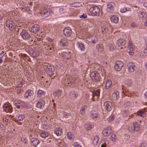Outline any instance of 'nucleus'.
Masks as SVG:
<instances>
[{
	"instance_id": "e433bc0d",
	"label": "nucleus",
	"mask_w": 147,
	"mask_h": 147,
	"mask_svg": "<svg viewBox=\"0 0 147 147\" xmlns=\"http://www.w3.org/2000/svg\"><path fill=\"white\" fill-rule=\"evenodd\" d=\"M33 3H31L30 4H29L28 5L25 7H24L22 8V10L23 11L26 10L27 11H30V7L31 5H33L32 4Z\"/></svg>"
},
{
	"instance_id": "a211bd4d",
	"label": "nucleus",
	"mask_w": 147,
	"mask_h": 147,
	"mask_svg": "<svg viewBox=\"0 0 147 147\" xmlns=\"http://www.w3.org/2000/svg\"><path fill=\"white\" fill-rule=\"evenodd\" d=\"M90 116L92 119H94L95 121L98 120L99 118V115L95 111H92L90 113Z\"/></svg>"
},
{
	"instance_id": "473e14b6",
	"label": "nucleus",
	"mask_w": 147,
	"mask_h": 147,
	"mask_svg": "<svg viewBox=\"0 0 147 147\" xmlns=\"http://www.w3.org/2000/svg\"><path fill=\"white\" fill-rule=\"evenodd\" d=\"M49 135V133L48 132L45 131H42L40 134V136L42 138H45L47 137Z\"/></svg>"
},
{
	"instance_id": "f03ea898",
	"label": "nucleus",
	"mask_w": 147,
	"mask_h": 147,
	"mask_svg": "<svg viewBox=\"0 0 147 147\" xmlns=\"http://www.w3.org/2000/svg\"><path fill=\"white\" fill-rule=\"evenodd\" d=\"M43 65V68L45 70L46 72L47 73L50 74L51 73H52L51 76H53V77L52 78H53L55 76V75L53 76L54 74L53 73L55 71L54 67L53 66H52L49 64H47V65L46 64H45Z\"/></svg>"
},
{
	"instance_id": "0e129e2a",
	"label": "nucleus",
	"mask_w": 147,
	"mask_h": 147,
	"mask_svg": "<svg viewBox=\"0 0 147 147\" xmlns=\"http://www.w3.org/2000/svg\"><path fill=\"white\" fill-rule=\"evenodd\" d=\"M8 112L11 113L12 111V108L10 106H9V108L8 109Z\"/></svg>"
},
{
	"instance_id": "774afa93",
	"label": "nucleus",
	"mask_w": 147,
	"mask_h": 147,
	"mask_svg": "<svg viewBox=\"0 0 147 147\" xmlns=\"http://www.w3.org/2000/svg\"><path fill=\"white\" fill-rule=\"evenodd\" d=\"M131 45H132L131 42L129 40L128 42V47Z\"/></svg>"
},
{
	"instance_id": "5fc2aeb1",
	"label": "nucleus",
	"mask_w": 147,
	"mask_h": 147,
	"mask_svg": "<svg viewBox=\"0 0 147 147\" xmlns=\"http://www.w3.org/2000/svg\"><path fill=\"white\" fill-rule=\"evenodd\" d=\"M116 136L114 134H112L111 136V139L112 141H115L116 139Z\"/></svg>"
},
{
	"instance_id": "2eb2a0df",
	"label": "nucleus",
	"mask_w": 147,
	"mask_h": 147,
	"mask_svg": "<svg viewBox=\"0 0 147 147\" xmlns=\"http://www.w3.org/2000/svg\"><path fill=\"white\" fill-rule=\"evenodd\" d=\"M115 6V3L113 2L108 3L107 5V11L109 12H113Z\"/></svg>"
},
{
	"instance_id": "a18cd8bd",
	"label": "nucleus",
	"mask_w": 147,
	"mask_h": 147,
	"mask_svg": "<svg viewBox=\"0 0 147 147\" xmlns=\"http://www.w3.org/2000/svg\"><path fill=\"white\" fill-rule=\"evenodd\" d=\"M98 138L97 136H96L94 137L93 144L94 145H96L98 142Z\"/></svg>"
},
{
	"instance_id": "7ed1b4c3",
	"label": "nucleus",
	"mask_w": 147,
	"mask_h": 147,
	"mask_svg": "<svg viewBox=\"0 0 147 147\" xmlns=\"http://www.w3.org/2000/svg\"><path fill=\"white\" fill-rule=\"evenodd\" d=\"M34 96V92L30 90H27L24 94V97L27 100L33 99Z\"/></svg>"
},
{
	"instance_id": "680f3d73",
	"label": "nucleus",
	"mask_w": 147,
	"mask_h": 147,
	"mask_svg": "<svg viewBox=\"0 0 147 147\" xmlns=\"http://www.w3.org/2000/svg\"><path fill=\"white\" fill-rule=\"evenodd\" d=\"M122 89H123V94H124V92H126L127 93V92L128 90H126L125 88H124L125 87H123V86H122Z\"/></svg>"
},
{
	"instance_id": "69168bd1",
	"label": "nucleus",
	"mask_w": 147,
	"mask_h": 147,
	"mask_svg": "<svg viewBox=\"0 0 147 147\" xmlns=\"http://www.w3.org/2000/svg\"><path fill=\"white\" fill-rule=\"evenodd\" d=\"M26 107L27 108V109H30L31 108V106H29L28 104H25V107Z\"/></svg>"
},
{
	"instance_id": "bf43d9fd",
	"label": "nucleus",
	"mask_w": 147,
	"mask_h": 147,
	"mask_svg": "<svg viewBox=\"0 0 147 147\" xmlns=\"http://www.w3.org/2000/svg\"><path fill=\"white\" fill-rule=\"evenodd\" d=\"M5 127L3 124H2L1 125V126H0V129L2 130H4L5 129Z\"/></svg>"
},
{
	"instance_id": "1a4fd4ad",
	"label": "nucleus",
	"mask_w": 147,
	"mask_h": 147,
	"mask_svg": "<svg viewBox=\"0 0 147 147\" xmlns=\"http://www.w3.org/2000/svg\"><path fill=\"white\" fill-rule=\"evenodd\" d=\"M123 66V63L121 61H117L115 62L114 65L115 69L117 71L121 70Z\"/></svg>"
},
{
	"instance_id": "4be33fe9",
	"label": "nucleus",
	"mask_w": 147,
	"mask_h": 147,
	"mask_svg": "<svg viewBox=\"0 0 147 147\" xmlns=\"http://www.w3.org/2000/svg\"><path fill=\"white\" fill-rule=\"evenodd\" d=\"M57 144L61 147H66V144L65 142L63 140L59 139L57 140Z\"/></svg>"
},
{
	"instance_id": "20e7f679",
	"label": "nucleus",
	"mask_w": 147,
	"mask_h": 147,
	"mask_svg": "<svg viewBox=\"0 0 147 147\" xmlns=\"http://www.w3.org/2000/svg\"><path fill=\"white\" fill-rule=\"evenodd\" d=\"M101 30L103 34L106 33H109L112 32V28L111 27L109 24L103 25L101 27Z\"/></svg>"
},
{
	"instance_id": "6e6552de",
	"label": "nucleus",
	"mask_w": 147,
	"mask_h": 147,
	"mask_svg": "<svg viewBox=\"0 0 147 147\" xmlns=\"http://www.w3.org/2000/svg\"><path fill=\"white\" fill-rule=\"evenodd\" d=\"M90 12H91L94 15L99 16L100 11V9L96 6L91 7L89 9Z\"/></svg>"
},
{
	"instance_id": "0eeeda50",
	"label": "nucleus",
	"mask_w": 147,
	"mask_h": 147,
	"mask_svg": "<svg viewBox=\"0 0 147 147\" xmlns=\"http://www.w3.org/2000/svg\"><path fill=\"white\" fill-rule=\"evenodd\" d=\"M15 105L19 110H21L25 107V103L20 100H16L14 102Z\"/></svg>"
},
{
	"instance_id": "c85d7f7f",
	"label": "nucleus",
	"mask_w": 147,
	"mask_h": 147,
	"mask_svg": "<svg viewBox=\"0 0 147 147\" xmlns=\"http://www.w3.org/2000/svg\"><path fill=\"white\" fill-rule=\"evenodd\" d=\"M78 48L81 51H83L85 49V47L84 45L80 42H78L77 44Z\"/></svg>"
},
{
	"instance_id": "f8f14e48",
	"label": "nucleus",
	"mask_w": 147,
	"mask_h": 147,
	"mask_svg": "<svg viewBox=\"0 0 147 147\" xmlns=\"http://www.w3.org/2000/svg\"><path fill=\"white\" fill-rule=\"evenodd\" d=\"M104 107L108 111H111L112 109L113 105L111 102L106 101L104 104Z\"/></svg>"
},
{
	"instance_id": "a878e982",
	"label": "nucleus",
	"mask_w": 147,
	"mask_h": 147,
	"mask_svg": "<svg viewBox=\"0 0 147 147\" xmlns=\"http://www.w3.org/2000/svg\"><path fill=\"white\" fill-rule=\"evenodd\" d=\"M88 41L90 42L95 43L97 41V39L95 36H90L88 38Z\"/></svg>"
},
{
	"instance_id": "052dcab7",
	"label": "nucleus",
	"mask_w": 147,
	"mask_h": 147,
	"mask_svg": "<svg viewBox=\"0 0 147 147\" xmlns=\"http://www.w3.org/2000/svg\"><path fill=\"white\" fill-rule=\"evenodd\" d=\"M128 48H129V50L130 51H133L134 48V46L132 45L131 46H129V47H128Z\"/></svg>"
},
{
	"instance_id": "09e8293b",
	"label": "nucleus",
	"mask_w": 147,
	"mask_h": 147,
	"mask_svg": "<svg viewBox=\"0 0 147 147\" xmlns=\"http://www.w3.org/2000/svg\"><path fill=\"white\" fill-rule=\"evenodd\" d=\"M131 79H129L126 80L125 82V84L128 86L130 85L131 84Z\"/></svg>"
},
{
	"instance_id": "39448f33",
	"label": "nucleus",
	"mask_w": 147,
	"mask_h": 147,
	"mask_svg": "<svg viewBox=\"0 0 147 147\" xmlns=\"http://www.w3.org/2000/svg\"><path fill=\"white\" fill-rule=\"evenodd\" d=\"M90 77L92 80L95 82H98L100 80V77L99 74L97 72H92L90 74Z\"/></svg>"
},
{
	"instance_id": "37998d69",
	"label": "nucleus",
	"mask_w": 147,
	"mask_h": 147,
	"mask_svg": "<svg viewBox=\"0 0 147 147\" xmlns=\"http://www.w3.org/2000/svg\"><path fill=\"white\" fill-rule=\"evenodd\" d=\"M67 137L69 140H71L74 138V136L71 132H68L67 133Z\"/></svg>"
},
{
	"instance_id": "aec40b11",
	"label": "nucleus",
	"mask_w": 147,
	"mask_h": 147,
	"mask_svg": "<svg viewBox=\"0 0 147 147\" xmlns=\"http://www.w3.org/2000/svg\"><path fill=\"white\" fill-rule=\"evenodd\" d=\"M40 29L39 26L38 24H35L32 26L31 30L34 33H36Z\"/></svg>"
},
{
	"instance_id": "e2e57ef3",
	"label": "nucleus",
	"mask_w": 147,
	"mask_h": 147,
	"mask_svg": "<svg viewBox=\"0 0 147 147\" xmlns=\"http://www.w3.org/2000/svg\"><path fill=\"white\" fill-rule=\"evenodd\" d=\"M146 146V144L145 143H142L140 146V147H145Z\"/></svg>"
},
{
	"instance_id": "9b49d317",
	"label": "nucleus",
	"mask_w": 147,
	"mask_h": 147,
	"mask_svg": "<svg viewBox=\"0 0 147 147\" xmlns=\"http://www.w3.org/2000/svg\"><path fill=\"white\" fill-rule=\"evenodd\" d=\"M128 70L131 72H133L136 69V67L133 62H129L127 65Z\"/></svg>"
},
{
	"instance_id": "dca6fc26",
	"label": "nucleus",
	"mask_w": 147,
	"mask_h": 147,
	"mask_svg": "<svg viewBox=\"0 0 147 147\" xmlns=\"http://www.w3.org/2000/svg\"><path fill=\"white\" fill-rule=\"evenodd\" d=\"M100 92L98 90H96L92 92V99L93 100H97L100 95Z\"/></svg>"
},
{
	"instance_id": "4c0bfd02",
	"label": "nucleus",
	"mask_w": 147,
	"mask_h": 147,
	"mask_svg": "<svg viewBox=\"0 0 147 147\" xmlns=\"http://www.w3.org/2000/svg\"><path fill=\"white\" fill-rule=\"evenodd\" d=\"M46 45L48 48L47 50L49 49L51 51V52L53 51L54 50V44H46Z\"/></svg>"
},
{
	"instance_id": "6e6d98bb",
	"label": "nucleus",
	"mask_w": 147,
	"mask_h": 147,
	"mask_svg": "<svg viewBox=\"0 0 147 147\" xmlns=\"http://www.w3.org/2000/svg\"><path fill=\"white\" fill-rule=\"evenodd\" d=\"M80 18L82 19L86 18H87V15L86 13H83L82 15L80 16Z\"/></svg>"
},
{
	"instance_id": "13d9d810",
	"label": "nucleus",
	"mask_w": 147,
	"mask_h": 147,
	"mask_svg": "<svg viewBox=\"0 0 147 147\" xmlns=\"http://www.w3.org/2000/svg\"><path fill=\"white\" fill-rule=\"evenodd\" d=\"M109 49L110 50H112L114 49V47L113 44H110L109 45Z\"/></svg>"
},
{
	"instance_id": "c03bdc74",
	"label": "nucleus",
	"mask_w": 147,
	"mask_h": 147,
	"mask_svg": "<svg viewBox=\"0 0 147 147\" xmlns=\"http://www.w3.org/2000/svg\"><path fill=\"white\" fill-rule=\"evenodd\" d=\"M17 118L19 121H22L24 119L25 116L24 115L21 114L18 115Z\"/></svg>"
},
{
	"instance_id": "8fccbe9b",
	"label": "nucleus",
	"mask_w": 147,
	"mask_h": 147,
	"mask_svg": "<svg viewBox=\"0 0 147 147\" xmlns=\"http://www.w3.org/2000/svg\"><path fill=\"white\" fill-rule=\"evenodd\" d=\"M123 138L125 140H128L130 138V136L128 134H125L123 136Z\"/></svg>"
},
{
	"instance_id": "5701e85b",
	"label": "nucleus",
	"mask_w": 147,
	"mask_h": 147,
	"mask_svg": "<svg viewBox=\"0 0 147 147\" xmlns=\"http://www.w3.org/2000/svg\"><path fill=\"white\" fill-rule=\"evenodd\" d=\"M45 103V102L44 100H40L36 103V107L40 109H42L44 107Z\"/></svg>"
},
{
	"instance_id": "ddd939ff",
	"label": "nucleus",
	"mask_w": 147,
	"mask_h": 147,
	"mask_svg": "<svg viewBox=\"0 0 147 147\" xmlns=\"http://www.w3.org/2000/svg\"><path fill=\"white\" fill-rule=\"evenodd\" d=\"M6 26L9 28V29L11 30L15 27V24L13 21L11 20L7 21L5 24Z\"/></svg>"
},
{
	"instance_id": "412c9836",
	"label": "nucleus",
	"mask_w": 147,
	"mask_h": 147,
	"mask_svg": "<svg viewBox=\"0 0 147 147\" xmlns=\"http://www.w3.org/2000/svg\"><path fill=\"white\" fill-rule=\"evenodd\" d=\"M77 95V92L72 90L69 92V97L71 99H74L76 98Z\"/></svg>"
},
{
	"instance_id": "393cba45",
	"label": "nucleus",
	"mask_w": 147,
	"mask_h": 147,
	"mask_svg": "<svg viewBox=\"0 0 147 147\" xmlns=\"http://www.w3.org/2000/svg\"><path fill=\"white\" fill-rule=\"evenodd\" d=\"M125 43L126 41L125 40L123 39H119L117 41V46L119 47L120 46H123L125 45Z\"/></svg>"
},
{
	"instance_id": "4468645a",
	"label": "nucleus",
	"mask_w": 147,
	"mask_h": 147,
	"mask_svg": "<svg viewBox=\"0 0 147 147\" xmlns=\"http://www.w3.org/2000/svg\"><path fill=\"white\" fill-rule=\"evenodd\" d=\"M72 30L69 27L65 28L63 30V34L67 37H69L72 34Z\"/></svg>"
},
{
	"instance_id": "49530a36",
	"label": "nucleus",
	"mask_w": 147,
	"mask_h": 147,
	"mask_svg": "<svg viewBox=\"0 0 147 147\" xmlns=\"http://www.w3.org/2000/svg\"><path fill=\"white\" fill-rule=\"evenodd\" d=\"M130 9L129 8H126L125 7H124L123 8L121 9L120 10V11L121 13H124L126 11H130Z\"/></svg>"
},
{
	"instance_id": "4d7b16f0",
	"label": "nucleus",
	"mask_w": 147,
	"mask_h": 147,
	"mask_svg": "<svg viewBox=\"0 0 147 147\" xmlns=\"http://www.w3.org/2000/svg\"><path fill=\"white\" fill-rule=\"evenodd\" d=\"M30 53H31L32 55L34 56H36V54L35 53V51L33 49H31L30 51Z\"/></svg>"
},
{
	"instance_id": "6ab92c4d",
	"label": "nucleus",
	"mask_w": 147,
	"mask_h": 147,
	"mask_svg": "<svg viewBox=\"0 0 147 147\" xmlns=\"http://www.w3.org/2000/svg\"><path fill=\"white\" fill-rule=\"evenodd\" d=\"M39 140L36 138H33L31 140V144L34 147L36 146L39 143Z\"/></svg>"
},
{
	"instance_id": "ea45409f",
	"label": "nucleus",
	"mask_w": 147,
	"mask_h": 147,
	"mask_svg": "<svg viewBox=\"0 0 147 147\" xmlns=\"http://www.w3.org/2000/svg\"><path fill=\"white\" fill-rule=\"evenodd\" d=\"M88 107L87 106H84L82 107L80 109V112L82 115L85 114V110Z\"/></svg>"
},
{
	"instance_id": "9d476101",
	"label": "nucleus",
	"mask_w": 147,
	"mask_h": 147,
	"mask_svg": "<svg viewBox=\"0 0 147 147\" xmlns=\"http://www.w3.org/2000/svg\"><path fill=\"white\" fill-rule=\"evenodd\" d=\"M51 12V11L50 9H42L40 13L41 16L45 18L49 16Z\"/></svg>"
},
{
	"instance_id": "603ef678",
	"label": "nucleus",
	"mask_w": 147,
	"mask_h": 147,
	"mask_svg": "<svg viewBox=\"0 0 147 147\" xmlns=\"http://www.w3.org/2000/svg\"><path fill=\"white\" fill-rule=\"evenodd\" d=\"M101 45H96V48L97 49H98L99 51H101L102 50V49L101 48Z\"/></svg>"
},
{
	"instance_id": "cd10ccee",
	"label": "nucleus",
	"mask_w": 147,
	"mask_h": 147,
	"mask_svg": "<svg viewBox=\"0 0 147 147\" xmlns=\"http://www.w3.org/2000/svg\"><path fill=\"white\" fill-rule=\"evenodd\" d=\"M111 20L112 22L116 24L119 21V18L116 16L113 15L111 17Z\"/></svg>"
},
{
	"instance_id": "79ce46f5",
	"label": "nucleus",
	"mask_w": 147,
	"mask_h": 147,
	"mask_svg": "<svg viewBox=\"0 0 147 147\" xmlns=\"http://www.w3.org/2000/svg\"><path fill=\"white\" fill-rule=\"evenodd\" d=\"M137 115L142 117H144L146 116V114L143 112L138 111L137 112Z\"/></svg>"
},
{
	"instance_id": "72a5a7b5",
	"label": "nucleus",
	"mask_w": 147,
	"mask_h": 147,
	"mask_svg": "<svg viewBox=\"0 0 147 147\" xmlns=\"http://www.w3.org/2000/svg\"><path fill=\"white\" fill-rule=\"evenodd\" d=\"M45 94V92L42 90H39L37 92V96L38 97H40L41 96L44 95Z\"/></svg>"
},
{
	"instance_id": "b1692460",
	"label": "nucleus",
	"mask_w": 147,
	"mask_h": 147,
	"mask_svg": "<svg viewBox=\"0 0 147 147\" xmlns=\"http://www.w3.org/2000/svg\"><path fill=\"white\" fill-rule=\"evenodd\" d=\"M71 52H63L61 53V55L64 58L68 59H70L71 58Z\"/></svg>"
},
{
	"instance_id": "c9c22d12",
	"label": "nucleus",
	"mask_w": 147,
	"mask_h": 147,
	"mask_svg": "<svg viewBox=\"0 0 147 147\" xmlns=\"http://www.w3.org/2000/svg\"><path fill=\"white\" fill-rule=\"evenodd\" d=\"M93 125L90 123H87L85 125V127L87 130H89L93 127Z\"/></svg>"
},
{
	"instance_id": "864d4df0",
	"label": "nucleus",
	"mask_w": 147,
	"mask_h": 147,
	"mask_svg": "<svg viewBox=\"0 0 147 147\" xmlns=\"http://www.w3.org/2000/svg\"><path fill=\"white\" fill-rule=\"evenodd\" d=\"M80 5V3H72V4H70L71 6H74V7H76L79 6Z\"/></svg>"
},
{
	"instance_id": "58836bf2",
	"label": "nucleus",
	"mask_w": 147,
	"mask_h": 147,
	"mask_svg": "<svg viewBox=\"0 0 147 147\" xmlns=\"http://www.w3.org/2000/svg\"><path fill=\"white\" fill-rule=\"evenodd\" d=\"M139 15L140 18H145L147 16V15L145 13L141 11L139 13Z\"/></svg>"
},
{
	"instance_id": "338daca9",
	"label": "nucleus",
	"mask_w": 147,
	"mask_h": 147,
	"mask_svg": "<svg viewBox=\"0 0 147 147\" xmlns=\"http://www.w3.org/2000/svg\"><path fill=\"white\" fill-rule=\"evenodd\" d=\"M136 26V24L134 23H133L131 24V26L132 27H135Z\"/></svg>"
},
{
	"instance_id": "bb28decb",
	"label": "nucleus",
	"mask_w": 147,
	"mask_h": 147,
	"mask_svg": "<svg viewBox=\"0 0 147 147\" xmlns=\"http://www.w3.org/2000/svg\"><path fill=\"white\" fill-rule=\"evenodd\" d=\"M62 93V90L60 89L58 90L57 91L54 92V95L55 98L57 99L59 96H61Z\"/></svg>"
},
{
	"instance_id": "3c124183",
	"label": "nucleus",
	"mask_w": 147,
	"mask_h": 147,
	"mask_svg": "<svg viewBox=\"0 0 147 147\" xmlns=\"http://www.w3.org/2000/svg\"><path fill=\"white\" fill-rule=\"evenodd\" d=\"M101 142L102 143L107 144H108L109 141L107 139L105 138L102 140Z\"/></svg>"
},
{
	"instance_id": "c756f323",
	"label": "nucleus",
	"mask_w": 147,
	"mask_h": 147,
	"mask_svg": "<svg viewBox=\"0 0 147 147\" xmlns=\"http://www.w3.org/2000/svg\"><path fill=\"white\" fill-rule=\"evenodd\" d=\"M68 45V41L65 39H61L59 42V45L63 46H65Z\"/></svg>"
},
{
	"instance_id": "423d86ee",
	"label": "nucleus",
	"mask_w": 147,
	"mask_h": 147,
	"mask_svg": "<svg viewBox=\"0 0 147 147\" xmlns=\"http://www.w3.org/2000/svg\"><path fill=\"white\" fill-rule=\"evenodd\" d=\"M140 123L138 122H135L133 123V127H129V129L131 131H138L140 129Z\"/></svg>"
},
{
	"instance_id": "f257e3e1",
	"label": "nucleus",
	"mask_w": 147,
	"mask_h": 147,
	"mask_svg": "<svg viewBox=\"0 0 147 147\" xmlns=\"http://www.w3.org/2000/svg\"><path fill=\"white\" fill-rule=\"evenodd\" d=\"M19 32H21L20 35L24 39H28L31 37L30 34L27 30H24L21 28H19L17 32L18 33Z\"/></svg>"
},
{
	"instance_id": "7c9ffc66",
	"label": "nucleus",
	"mask_w": 147,
	"mask_h": 147,
	"mask_svg": "<svg viewBox=\"0 0 147 147\" xmlns=\"http://www.w3.org/2000/svg\"><path fill=\"white\" fill-rule=\"evenodd\" d=\"M54 133L57 136H60L61 135L62 133V129L61 128H56L54 130Z\"/></svg>"
},
{
	"instance_id": "f704fd0d",
	"label": "nucleus",
	"mask_w": 147,
	"mask_h": 147,
	"mask_svg": "<svg viewBox=\"0 0 147 147\" xmlns=\"http://www.w3.org/2000/svg\"><path fill=\"white\" fill-rule=\"evenodd\" d=\"M119 93L118 92H114L112 95V98L114 100L117 99L119 97Z\"/></svg>"
},
{
	"instance_id": "de8ad7c7",
	"label": "nucleus",
	"mask_w": 147,
	"mask_h": 147,
	"mask_svg": "<svg viewBox=\"0 0 147 147\" xmlns=\"http://www.w3.org/2000/svg\"><path fill=\"white\" fill-rule=\"evenodd\" d=\"M9 106L7 104H5L3 106V108L4 109V111L5 112H7L8 111V109L9 108Z\"/></svg>"
},
{
	"instance_id": "2f4dec72",
	"label": "nucleus",
	"mask_w": 147,
	"mask_h": 147,
	"mask_svg": "<svg viewBox=\"0 0 147 147\" xmlns=\"http://www.w3.org/2000/svg\"><path fill=\"white\" fill-rule=\"evenodd\" d=\"M112 84L111 81L110 80H108L106 82L105 86V88L106 89H108L110 86Z\"/></svg>"
},
{
	"instance_id": "a19ab883",
	"label": "nucleus",
	"mask_w": 147,
	"mask_h": 147,
	"mask_svg": "<svg viewBox=\"0 0 147 147\" xmlns=\"http://www.w3.org/2000/svg\"><path fill=\"white\" fill-rule=\"evenodd\" d=\"M130 103L129 101H127L125 102L123 105V107L126 109L125 110H127L129 106Z\"/></svg>"
},
{
	"instance_id": "f3484780",
	"label": "nucleus",
	"mask_w": 147,
	"mask_h": 147,
	"mask_svg": "<svg viewBox=\"0 0 147 147\" xmlns=\"http://www.w3.org/2000/svg\"><path fill=\"white\" fill-rule=\"evenodd\" d=\"M112 130L111 127H109L105 129L102 131L103 135L105 136L110 135L112 133Z\"/></svg>"
}]
</instances>
